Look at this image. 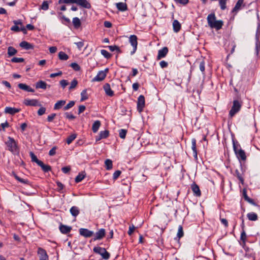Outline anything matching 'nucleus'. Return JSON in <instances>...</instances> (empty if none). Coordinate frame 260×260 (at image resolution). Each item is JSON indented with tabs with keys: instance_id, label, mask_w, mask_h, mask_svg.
I'll return each mask as SVG.
<instances>
[{
	"instance_id": "obj_8",
	"label": "nucleus",
	"mask_w": 260,
	"mask_h": 260,
	"mask_svg": "<svg viewBox=\"0 0 260 260\" xmlns=\"http://www.w3.org/2000/svg\"><path fill=\"white\" fill-rule=\"evenodd\" d=\"M93 235L94 236L93 238V241L101 240L105 237L106 231L104 229H100Z\"/></svg>"
},
{
	"instance_id": "obj_64",
	"label": "nucleus",
	"mask_w": 260,
	"mask_h": 260,
	"mask_svg": "<svg viewBox=\"0 0 260 260\" xmlns=\"http://www.w3.org/2000/svg\"><path fill=\"white\" fill-rule=\"evenodd\" d=\"M135 229V226L133 224H132V225H130L129 226V229L127 232V234L129 235H131L133 234V233L134 232Z\"/></svg>"
},
{
	"instance_id": "obj_36",
	"label": "nucleus",
	"mask_w": 260,
	"mask_h": 260,
	"mask_svg": "<svg viewBox=\"0 0 260 260\" xmlns=\"http://www.w3.org/2000/svg\"><path fill=\"white\" fill-rule=\"evenodd\" d=\"M106 168L107 170L112 169L113 167L112 161L111 159H107L105 161Z\"/></svg>"
},
{
	"instance_id": "obj_32",
	"label": "nucleus",
	"mask_w": 260,
	"mask_h": 260,
	"mask_svg": "<svg viewBox=\"0 0 260 260\" xmlns=\"http://www.w3.org/2000/svg\"><path fill=\"white\" fill-rule=\"evenodd\" d=\"M247 216L248 219L250 221H256L258 219L257 215L254 212L248 213Z\"/></svg>"
},
{
	"instance_id": "obj_28",
	"label": "nucleus",
	"mask_w": 260,
	"mask_h": 260,
	"mask_svg": "<svg viewBox=\"0 0 260 260\" xmlns=\"http://www.w3.org/2000/svg\"><path fill=\"white\" fill-rule=\"evenodd\" d=\"M216 17L214 13L208 15L207 17V21L209 26L214 23V21H216Z\"/></svg>"
},
{
	"instance_id": "obj_35",
	"label": "nucleus",
	"mask_w": 260,
	"mask_h": 260,
	"mask_svg": "<svg viewBox=\"0 0 260 260\" xmlns=\"http://www.w3.org/2000/svg\"><path fill=\"white\" fill-rule=\"evenodd\" d=\"M17 52V51L13 47L10 46L8 48V55L9 57L15 55Z\"/></svg>"
},
{
	"instance_id": "obj_61",
	"label": "nucleus",
	"mask_w": 260,
	"mask_h": 260,
	"mask_svg": "<svg viewBox=\"0 0 260 260\" xmlns=\"http://www.w3.org/2000/svg\"><path fill=\"white\" fill-rule=\"evenodd\" d=\"M55 116H56V114H55V113H52V114L48 115L47 117V121L48 122H52L55 118Z\"/></svg>"
},
{
	"instance_id": "obj_1",
	"label": "nucleus",
	"mask_w": 260,
	"mask_h": 260,
	"mask_svg": "<svg viewBox=\"0 0 260 260\" xmlns=\"http://www.w3.org/2000/svg\"><path fill=\"white\" fill-rule=\"evenodd\" d=\"M4 142L8 150L14 154L19 153L17 143L13 138L8 137L7 140H4Z\"/></svg>"
},
{
	"instance_id": "obj_37",
	"label": "nucleus",
	"mask_w": 260,
	"mask_h": 260,
	"mask_svg": "<svg viewBox=\"0 0 260 260\" xmlns=\"http://www.w3.org/2000/svg\"><path fill=\"white\" fill-rule=\"evenodd\" d=\"M29 155L31 157V161L36 162L38 165L41 162V160H39L37 156L32 152H30Z\"/></svg>"
},
{
	"instance_id": "obj_45",
	"label": "nucleus",
	"mask_w": 260,
	"mask_h": 260,
	"mask_svg": "<svg viewBox=\"0 0 260 260\" xmlns=\"http://www.w3.org/2000/svg\"><path fill=\"white\" fill-rule=\"evenodd\" d=\"M78 84V81L76 79H74L71 83V85L69 87V90H72L74 88H75V87L77 86Z\"/></svg>"
},
{
	"instance_id": "obj_51",
	"label": "nucleus",
	"mask_w": 260,
	"mask_h": 260,
	"mask_svg": "<svg viewBox=\"0 0 260 260\" xmlns=\"http://www.w3.org/2000/svg\"><path fill=\"white\" fill-rule=\"evenodd\" d=\"M127 133V131L124 129H121L119 130V135L120 138L121 139H125L126 135Z\"/></svg>"
},
{
	"instance_id": "obj_41",
	"label": "nucleus",
	"mask_w": 260,
	"mask_h": 260,
	"mask_svg": "<svg viewBox=\"0 0 260 260\" xmlns=\"http://www.w3.org/2000/svg\"><path fill=\"white\" fill-rule=\"evenodd\" d=\"M81 101H82V102L85 101L86 100H87L88 98L86 89H84L81 92Z\"/></svg>"
},
{
	"instance_id": "obj_38",
	"label": "nucleus",
	"mask_w": 260,
	"mask_h": 260,
	"mask_svg": "<svg viewBox=\"0 0 260 260\" xmlns=\"http://www.w3.org/2000/svg\"><path fill=\"white\" fill-rule=\"evenodd\" d=\"M58 57L60 60H67L69 58V56L64 52L60 51L58 53Z\"/></svg>"
},
{
	"instance_id": "obj_20",
	"label": "nucleus",
	"mask_w": 260,
	"mask_h": 260,
	"mask_svg": "<svg viewBox=\"0 0 260 260\" xmlns=\"http://www.w3.org/2000/svg\"><path fill=\"white\" fill-rule=\"evenodd\" d=\"M243 3L244 0H238L234 8L233 9L232 12L237 13L241 9L242 5L244 6Z\"/></svg>"
},
{
	"instance_id": "obj_16",
	"label": "nucleus",
	"mask_w": 260,
	"mask_h": 260,
	"mask_svg": "<svg viewBox=\"0 0 260 260\" xmlns=\"http://www.w3.org/2000/svg\"><path fill=\"white\" fill-rule=\"evenodd\" d=\"M59 229L62 234H67L71 232L72 227L66 225H63L61 223L59 225Z\"/></svg>"
},
{
	"instance_id": "obj_52",
	"label": "nucleus",
	"mask_w": 260,
	"mask_h": 260,
	"mask_svg": "<svg viewBox=\"0 0 260 260\" xmlns=\"http://www.w3.org/2000/svg\"><path fill=\"white\" fill-rule=\"evenodd\" d=\"M24 61V59L23 58H18L14 57L11 59V62L18 63V62H23Z\"/></svg>"
},
{
	"instance_id": "obj_60",
	"label": "nucleus",
	"mask_w": 260,
	"mask_h": 260,
	"mask_svg": "<svg viewBox=\"0 0 260 260\" xmlns=\"http://www.w3.org/2000/svg\"><path fill=\"white\" fill-rule=\"evenodd\" d=\"M64 115L67 118L70 119V120L74 119L76 118V117L75 116H74L72 114H71L68 112L65 113Z\"/></svg>"
},
{
	"instance_id": "obj_19",
	"label": "nucleus",
	"mask_w": 260,
	"mask_h": 260,
	"mask_svg": "<svg viewBox=\"0 0 260 260\" xmlns=\"http://www.w3.org/2000/svg\"><path fill=\"white\" fill-rule=\"evenodd\" d=\"M103 88L105 91L106 95L111 97L114 95V92L111 89L110 85L109 83L105 84L104 85Z\"/></svg>"
},
{
	"instance_id": "obj_23",
	"label": "nucleus",
	"mask_w": 260,
	"mask_h": 260,
	"mask_svg": "<svg viewBox=\"0 0 260 260\" xmlns=\"http://www.w3.org/2000/svg\"><path fill=\"white\" fill-rule=\"evenodd\" d=\"M18 86L20 89L28 92H34L35 91L34 89L24 83H19Z\"/></svg>"
},
{
	"instance_id": "obj_6",
	"label": "nucleus",
	"mask_w": 260,
	"mask_h": 260,
	"mask_svg": "<svg viewBox=\"0 0 260 260\" xmlns=\"http://www.w3.org/2000/svg\"><path fill=\"white\" fill-rule=\"evenodd\" d=\"M129 42L133 46V51L131 54L132 55L135 53L137 49V37L136 35H131L129 38Z\"/></svg>"
},
{
	"instance_id": "obj_40",
	"label": "nucleus",
	"mask_w": 260,
	"mask_h": 260,
	"mask_svg": "<svg viewBox=\"0 0 260 260\" xmlns=\"http://www.w3.org/2000/svg\"><path fill=\"white\" fill-rule=\"evenodd\" d=\"M77 137L76 134H72L71 135L69 136L67 139V143L68 144H71Z\"/></svg>"
},
{
	"instance_id": "obj_59",
	"label": "nucleus",
	"mask_w": 260,
	"mask_h": 260,
	"mask_svg": "<svg viewBox=\"0 0 260 260\" xmlns=\"http://www.w3.org/2000/svg\"><path fill=\"white\" fill-rule=\"evenodd\" d=\"M46 108L44 107H41L38 111V114L39 116H42L45 113Z\"/></svg>"
},
{
	"instance_id": "obj_13",
	"label": "nucleus",
	"mask_w": 260,
	"mask_h": 260,
	"mask_svg": "<svg viewBox=\"0 0 260 260\" xmlns=\"http://www.w3.org/2000/svg\"><path fill=\"white\" fill-rule=\"evenodd\" d=\"M38 253L40 255L39 260H48V256L45 250L42 248H39Z\"/></svg>"
},
{
	"instance_id": "obj_58",
	"label": "nucleus",
	"mask_w": 260,
	"mask_h": 260,
	"mask_svg": "<svg viewBox=\"0 0 260 260\" xmlns=\"http://www.w3.org/2000/svg\"><path fill=\"white\" fill-rule=\"evenodd\" d=\"M59 83L63 89H64L69 84L68 81L64 79L61 80Z\"/></svg>"
},
{
	"instance_id": "obj_63",
	"label": "nucleus",
	"mask_w": 260,
	"mask_h": 260,
	"mask_svg": "<svg viewBox=\"0 0 260 260\" xmlns=\"http://www.w3.org/2000/svg\"><path fill=\"white\" fill-rule=\"evenodd\" d=\"M199 68H200V71L202 72H203V73L204 72V71H205V62H204V61H202L200 62Z\"/></svg>"
},
{
	"instance_id": "obj_49",
	"label": "nucleus",
	"mask_w": 260,
	"mask_h": 260,
	"mask_svg": "<svg viewBox=\"0 0 260 260\" xmlns=\"http://www.w3.org/2000/svg\"><path fill=\"white\" fill-rule=\"evenodd\" d=\"M70 67L76 71H79L81 69L80 66L76 62H73L71 63Z\"/></svg>"
},
{
	"instance_id": "obj_10",
	"label": "nucleus",
	"mask_w": 260,
	"mask_h": 260,
	"mask_svg": "<svg viewBox=\"0 0 260 260\" xmlns=\"http://www.w3.org/2000/svg\"><path fill=\"white\" fill-rule=\"evenodd\" d=\"M109 135V131L108 130H105L101 131L100 134L96 136L95 141L98 142L101 139L107 138Z\"/></svg>"
},
{
	"instance_id": "obj_46",
	"label": "nucleus",
	"mask_w": 260,
	"mask_h": 260,
	"mask_svg": "<svg viewBox=\"0 0 260 260\" xmlns=\"http://www.w3.org/2000/svg\"><path fill=\"white\" fill-rule=\"evenodd\" d=\"M101 53L107 59H109L111 57V54L106 50H101Z\"/></svg>"
},
{
	"instance_id": "obj_53",
	"label": "nucleus",
	"mask_w": 260,
	"mask_h": 260,
	"mask_svg": "<svg viewBox=\"0 0 260 260\" xmlns=\"http://www.w3.org/2000/svg\"><path fill=\"white\" fill-rule=\"evenodd\" d=\"M260 51V42H255V53L256 56L258 55Z\"/></svg>"
},
{
	"instance_id": "obj_44",
	"label": "nucleus",
	"mask_w": 260,
	"mask_h": 260,
	"mask_svg": "<svg viewBox=\"0 0 260 260\" xmlns=\"http://www.w3.org/2000/svg\"><path fill=\"white\" fill-rule=\"evenodd\" d=\"M14 177L17 180H18L19 182H20L22 183L28 184L29 183V181H28V180H26V179L21 178L16 175H14Z\"/></svg>"
},
{
	"instance_id": "obj_25",
	"label": "nucleus",
	"mask_w": 260,
	"mask_h": 260,
	"mask_svg": "<svg viewBox=\"0 0 260 260\" xmlns=\"http://www.w3.org/2000/svg\"><path fill=\"white\" fill-rule=\"evenodd\" d=\"M173 28L175 32H178L180 31L181 28V25L180 22L177 20H174L173 22Z\"/></svg>"
},
{
	"instance_id": "obj_54",
	"label": "nucleus",
	"mask_w": 260,
	"mask_h": 260,
	"mask_svg": "<svg viewBox=\"0 0 260 260\" xmlns=\"http://www.w3.org/2000/svg\"><path fill=\"white\" fill-rule=\"evenodd\" d=\"M49 8V5L47 1H44L42 3L41 9L43 10H47Z\"/></svg>"
},
{
	"instance_id": "obj_39",
	"label": "nucleus",
	"mask_w": 260,
	"mask_h": 260,
	"mask_svg": "<svg viewBox=\"0 0 260 260\" xmlns=\"http://www.w3.org/2000/svg\"><path fill=\"white\" fill-rule=\"evenodd\" d=\"M85 177V175L83 173H79L75 178V181L76 183L81 182Z\"/></svg>"
},
{
	"instance_id": "obj_57",
	"label": "nucleus",
	"mask_w": 260,
	"mask_h": 260,
	"mask_svg": "<svg viewBox=\"0 0 260 260\" xmlns=\"http://www.w3.org/2000/svg\"><path fill=\"white\" fill-rule=\"evenodd\" d=\"M240 239L243 241L244 243H245V241L246 239V235L244 230H243L241 234Z\"/></svg>"
},
{
	"instance_id": "obj_55",
	"label": "nucleus",
	"mask_w": 260,
	"mask_h": 260,
	"mask_svg": "<svg viewBox=\"0 0 260 260\" xmlns=\"http://www.w3.org/2000/svg\"><path fill=\"white\" fill-rule=\"evenodd\" d=\"M4 2L7 3V4L10 6H13L15 5V3L17 1V0H3Z\"/></svg>"
},
{
	"instance_id": "obj_27",
	"label": "nucleus",
	"mask_w": 260,
	"mask_h": 260,
	"mask_svg": "<svg viewBox=\"0 0 260 260\" xmlns=\"http://www.w3.org/2000/svg\"><path fill=\"white\" fill-rule=\"evenodd\" d=\"M47 86V84L46 82L40 80L37 82L36 84V88L37 89H46Z\"/></svg>"
},
{
	"instance_id": "obj_47",
	"label": "nucleus",
	"mask_w": 260,
	"mask_h": 260,
	"mask_svg": "<svg viewBox=\"0 0 260 260\" xmlns=\"http://www.w3.org/2000/svg\"><path fill=\"white\" fill-rule=\"evenodd\" d=\"M184 233L183 231V228L181 225H179L178 227V232H177V237L179 239L181 238L183 236Z\"/></svg>"
},
{
	"instance_id": "obj_12",
	"label": "nucleus",
	"mask_w": 260,
	"mask_h": 260,
	"mask_svg": "<svg viewBox=\"0 0 260 260\" xmlns=\"http://www.w3.org/2000/svg\"><path fill=\"white\" fill-rule=\"evenodd\" d=\"M24 104L26 106H40L41 104L39 103L37 100L25 99L24 101Z\"/></svg>"
},
{
	"instance_id": "obj_15",
	"label": "nucleus",
	"mask_w": 260,
	"mask_h": 260,
	"mask_svg": "<svg viewBox=\"0 0 260 260\" xmlns=\"http://www.w3.org/2000/svg\"><path fill=\"white\" fill-rule=\"evenodd\" d=\"M75 4L87 9L91 8L90 4L87 2V0H75Z\"/></svg>"
},
{
	"instance_id": "obj_26",
	"label": "nucleus",
	"mask_w": 260,
	"mask_h": 260,
	"mask_svg": "<svg viewBox=\"0 0 260 260\" xmlns=\"http://www.w3.org/2000/svg\"><path fill=\"white\" fill-rule=\"evenodd\" d=\"M116 8L120 11H125L127 10V7L125 3H118L116 4Z\"/></svg>"
},
{
	"instance_id": "obj_50",
	"label": "nucleus",
	"mask_w": 260,
	"mask_h": 260,
	"mask_svg": "<svg viewBox=\"0 0 260 260\" xmlns=\"http://www.w3.org/2000/svg\"><path fill=\"white\" fill-rule=\"evenodd\" d=\"M75 105V102L73 101H70L66 106L63 107V110L64 111L68 110L69 109L73 107Z\"/></svg>"
},
{
	"instance_id": "obj_22",
	"label": "nucleus",
	"mask_w": 260,
	"mask_h": 260,
	"mask_svg": "<svg viewBox=\"0 0 260 260\" xmlns=\"http://www.w3.org/2000/svg\"><path fill=\"white\" fill-rule=\"evenodd\" d=\"M223 24V23L222 20H216V21H214V23L212 24L210 27L215 28L216 30H219L222 28Z\"/></svg>"
},
{
	"instance_id": "obj_4",
	"label": "nucleus",
	"mask_w": 260,
	"mask_h": 260,
	"mask_svg": "<svg viewBox=\"0 0 260 260\" xmlns=\"http://www.w3.org/2000/svg\"><path fill=\"white\" fill-rule=\"evenodd\" d=\"M93 251L94 252L100 254L104 259L107 260L110 258V254L105 248L99 246L94 247Z\"/></svg>"
},
{
	"instance_id": "obj_5",
	"label": "nucleus",
	"mask_w": 260,
	"mask_h": 260,
	"mask_svg": "<svg viewBox=\"0 0 260 260\" xmlns=\"http://www.w3.org/2000/svg\"><path fill=\"white\" fill-rule=\"evenodd\" d=\"M109 69H105L103 71H100L98 72L97 75L92 79V82H100L103 81L106 77L108 73Z\"/></svg>"
},
{
	"instance_id": "obj_24",
	"label": "nucleus",
	"mask_w": 260,
	"mask_h": 260,
	"mask_svg": "<svg viewBox=\"0 0 260 260\" xmlns=\"http://www.w3.org/2000/svg\"><path fill=\"white\" fill-rule=\"evenodd\" d=\"M191 149L193 151V157L197 159L198 158V153L196 147V140L192 139L191 140Z\"/></svg>"
},
{
	"instance_id": "obj_21",
	"label": "nucleus",
	"mask_w": 260,
	"mask_h": 260,
	"mask_svg": "<svg viewBox=\"0 0 260 260\" xmlns=\"http://www.w3.org/2000/svg\"><path fill=\"white\" fill-rule=\"evenodd\" d=\"M19 46L25 49V50H29V49H34V45L26 41H22L21 42L20 44H19Z\"/></svg>"
},
{
	"instance_id": "obj_48",
	"label": "nucleus",
	"mask_w": 260,
	"mask_h": 260,
	"mask_svg": "<svg viewBox=\"0 0 260 260\" xmlns=\"http://www.w3.org/2000/svg\"><path fill=\"white\" fill-rule=\"evenodd\" d=\"M75 2H76L75 0H59L58 1L59 4H75Z\"/></svg>"
},
{
	"instance_id": "obj_18",
	"label": "nucleus",
	"mask_w": 260,
	"mask_h": 260,
	"mask_svg": "<svg viewBox=\"0 0 260 260\" xmlns=\"http://www.w3.org/2000/svg\"><path fill=\"white\" fill-rule=\"evenodd\" d=\"M11 30L15 32L22 31L24 34L27 33L26 29L24 26H22L21 27L20 26L15 24L11 27Z\"/></svg>"
},
{
	"instance_id": "obj_31",
	"label": "nucleus",
	"mask_w": 260,
	"mask_h": 260,
	"mask_svg": "<svg viewBox=\"0 0 260 260\" xmlns=\"http://www.w3.org/2000/svg\"><path fill=\"white\" fill-rule=\"evenodd\" d=\"M101 123L100 121L96 120L94 121L92 126V131L93 133H96L99 129V127L101 125Z\"/></svg>"
},
{
	"instance_id": "obj_62",
	"label": "nucleus",
	"mask_w": 260,
	"mask_h": 260,
	"mask_svg": "<svg viewBox=\"0 0 260 260\" xmlns=\"http://www.w3.org/2000/svg\"><path fill=\"white\" fill-rule=\"evenodd\" d=\"M57 149V147L56 146H54L52 147V148L50 150L49 152V155L50 156H53L56 153V150Z\"/></svg>"
},
{
	"instance_id": "obj_43",
	"label": "nucleus",
	"mask_w": 260,
	"mask_h": 260,
	"mask_svg": "<svg viewBox=\"0 0 260 260\" xmlns=\"http://www.w3.org/2000/svg\"><path fill=\"white\" fill-rule=\"evenodd\" d=\"M228 0H219V4L220 9L224 10L226 8V4Z\"/></svg>"
},
{
	"instance_id": "obj_33",
	"label": "nucleus",
	"mask_w": 260,
	"mask_h": 260,
	"mask_svg": "<svg viewBox=\"0 0 260 260\" xmlns=\"http://www.w3.org/2000/svg\"><path fill=\"white\" fill-rule=\"evenodd\" d=\"M73 24L75 28H79L81 25L80 20L78 17H74L73 19Z\"/></svg>"
},
{
	"instance_id": "obj_7",
	"label": "nucleus",
	"mask_w": 260,
	"mask_h": 260,
	"mask_svg": "<svg viewBox=\"0 0 260 260\" xmlns=\"http://www.w3.org/2000/svg\"><path fill=\"white\" fill-rule=\"evenodd\" d=\"M145 106V98L144 95H140L138 98L137 110L139 112H141Z\"/></svg>"
},
{
	"instance_id": "obj_3",
	"label": "nucleus",
	"mask_w": 260,
	"mask_h": 260,
	"mask_svg": "<svg viewBox=\"0 0 260 260\" xmlns=\"http://www.w3.org/2000/svg\"><path fill=\"white\" fill-rule=\"evenodd\" d=\"M242 107V102L238 100H234L233 101V105L231 109L229 115L232 117H233L237 113H238L241 109Z\"/></svg>"
},
{
	"instance_id": "obj_34",
	"label": "nucleus",
	"mask_w": 260,
	"mask_h": 260,
	"mask_svg": "<svg viewBox=\"0 0 260 260\" xmlns=\"http://www.w3.org/2000/svg\"><path fill=\"white\" fill-rule=\"evenodd\" d=\"M38 166H39L42 168L44 172H48L51 169V168L50 166L45 165L42 161L38 165Z\"/></svg>"
},
{
	"instance_id": "obj_30",
	"label": "nucleus",
	"mask_w": 260,
	"mask_h": 260,
	"mask_svg": "<svg viewBox=\"0 0 260 260\" xmlns=\"http://www.w3.org/2000/svg\"><path fill=\"white\" fill-rule=\"evenodd\" d=\"M66 104V101L60 100L57 101L54 105V109L59 110Z\"/></svg>"
},
{
	"instance_id": "obj_2",
	"label": "nucleus",
	"mask_w": 260,
	"mask_h": 260,
	"mask_svg": "<svg viewBox=\"0 0 260 260\" xmlns=\"http://www.w3.org/2000/svg\"><path fill=\"white\" fill-rule=\"evenodd\" d=\"M233 149L236 155V156L240 160L245 161L246 159V155L245 151L241 148H239L240 146L239 144H236L235 142L233 141Z\"/></svg>"
},
{
	"instance_id": "obj_56",
	"label": "nucleus",
	"mask_w": 260,
	"mask_h": 260,
	"mask_svg": "<svg viewBox=\"0 0 260 260\" xmlns=\"http://www.w3.org/2000/svg\"><path fill=\"white\" fill-rule=\"evenodd\" d=\"M121 172L120 170L116 171L113 175V179L115 180L120 175Z\"/></svg>"
},
{
	"instance_id": "obj_14",
	"label": "nucleus",
	"mask_w": 260,
	"mask_h": 260,
	"mask_svg": "<svg viewBox=\"0 0 260 260\" xmlns=\"http://www.w3.org/2000/svg\"><path fill=\"white\" fill-rule=\"evenodd\" d=\"M190 187L194 196L196 197H200L201 196V192L199 186L196 183H193L191 185Z\"/></svg>"
},
{
	"instance_id": "obj_42",
	"label": "nucleus",
	"mask_w": 260,
	"mask_h": 260,
	"mask_svg": "<svg viewBox=\"0 0 260 260\" xmlns=\"http://www.w3.org/2000/svg\"><path fill=\"white\" fill-rule=\"evenodd\" d=\"M235 175L238 178V179L240 181L241 183L243 184L244 183V179L242 177V174L240 173V172L236 170L235 171Z\"/></svg>"
},
{
	"instance_id": "obj_17",
	"label": "nucleus",
	"mask_w": 260,
	"mask_h": 260,
	"mask_svg": "<svg viewBox=\"0 0 260 260\" xmlns=\"http://www.w3.org/2000/svg\"><path fill=\"white\" fill-rule=\"evenodd\" d=\"M20 111V109L10 107H6L5 109V112L11 115H14L15 114L18 113Z\"/></svg>"
},
{
	"instance_id": "obj_29",
	"label": "nucleus",
	"mask_w": 260,
	"mask_h": 260,
	"mask_svg": "<svg viewBox=\"0 0 260 260\" xmlns=\"http://www.w3.org/2000/svg\"><path fill=\"white\" fill-rule=\"evenodd\" d=\"M70 213L72 216L76 217L79 214V209L76 206H73L70 210Z\"/></svg>"
},
{
	"instance_id": "obj_11",
	"label": "nucleus",
	"mask_w": 260,
	"mask_h": 260,
	"mask_svg": "<svg viewBox=\"0 0 260 260\" xmlns=\"http://www.w3.org/2000/svg\"><path fill=\"white\" fill-rule=\"evenodd\" d=\"M168 52V48L167 47H163L158 51L157 59L160 60L161 58L165 57Z\"/></svg>"
},
{
	"instance_id": "obj_9",
	"label": "nucleus",
	"mask_w": 260,
	"mask_h": 260,
	"mask_svg": "<svg viewBox=\"0 0 260 260\" xmlns=\"http://www.w3.org/2000/svg\"><path fill=\"white\" fill-rule=\"evenodd\" d=\"M79 231L80 235L85 238L91 237L94 235L93 231H90L87 229L80 228Z\"/></svg>"
}]
</instances>
